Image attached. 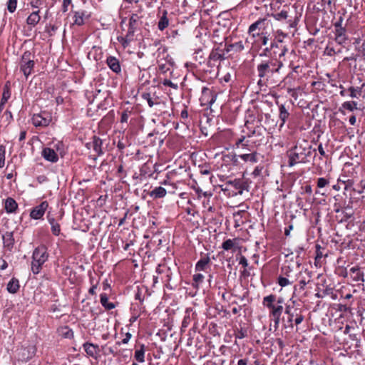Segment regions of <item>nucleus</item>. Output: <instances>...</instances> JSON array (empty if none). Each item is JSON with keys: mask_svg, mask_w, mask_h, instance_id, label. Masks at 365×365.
<instances>
[{"mask_svg": "<svg viewBox=\"0 0 365 365\" xmlns=\"http://www.w3.org/2000/svg\"><path fill=\"white\" fill-rule=\"evenodd\" d=\"M34 66V62L31 60H29L21 63V70L26 77H28L31 74Z\"/></svg>", "mask_w": 365, "mask_h": 365, "instance_id": "6ab92c4d", "label": "nucleus"}, {"mask_svg": "<svg viewBox=\"0 0 365 365\" xmlns=\"http://www.w3.org/2000/svg\"><path fill=\"white\" fill-rule=\"evenodd\" d=\"M359 187L361 188V190H359L358 192L361 193L363 190L365 189V178L362 179L359 182Z\"/></svg>", "mask_w": 365, "mask_h": 365, "instance_id": "0e129e2a", "label": "nucleus"}, {"mask_svg": "<svg viewBox=\"0 0 365 365\" xmlns=\"http://www.w3.org/2000/svg\"><path fill=\"white\" fill-rule=\"evenodd\" d=\"M51 121V116L45 111L34 114L32 117V123L36 127H46L49 125Z\"/></svg>", "mask_w": 365, "mask_h": 365, "instance_id": "39448f33", "label": "nucleus"}, {"mask_svg": "<svg viewBox=\"0 0 365 365\" xmlns=\"http://www.w3.org/2000/svg\"><path fill=\"white\" fill-rule=\"evenodd\" d=\"M108 66L115 73H119L121 71V67L118 59L114 56H108L106 59Z\"/></svg>", "mask_w": 365, "mask_h": 365, "instance_id": "f8f14e48", "label": "nucleus"}, {"mask_svg": "<svg viewBox=\"0 0 365 365\" xmlns=\"http://www.w3.org/2000/svg\"><path fill=\"white\" fill-rule=\"evenodd\" d=\"M19 280L13 277L7 284L6 289L9 293L15 294L19 289Z\"/></svg>", "mask_w": 365, "mask_h": 365, "instance_id": "4be33fe9", "label": "nucleus"}, {"mask_svg": "<svg viewBox=\"0 0 365 365\" xmlns=\"http://www.w3.org/2000/svg\"><path fill=\"white\" fill-rule=\"evenodd\" d=\"M365 86V83H361L360 86L354 87L351 86L348 88V91L350 93L349 96L351 98H358L361 95L362 89Z\"/></svg>", "mask_w": 365, "mask_h": 365, "instance_id": "aec40b11", "label": "nucleus"}, {"mask_svg": "<svg viewBox=\"0 0 365 365\" xmlns=\"http://www.w3.org/2000/svg\"><path fill=\"white\" fill-rule=\"evenodd\" d=\"M245 46L242 41H238L235 43L230 44L227 48V51L234 50L235 52H240L244 50Z\"/></svg>", "mask_w": 365, "mask_h": 365, "instance_id": "c9c22d12", "label": "nucleus"}, {"mask_svg": "<svg viewBox=\"0 0 365 365\" xmlns=\"http://www.w3.org/2000/svg\"><path fill=\"white\" fill-rule=\"evenodd\" d=\"M5 164V147L0 145V168H3Z\"/></svg>", "mask_w": 365, "mask_h": 365, "instance_id": "c03bdc74", "label": "nucleus"}, {"mask_svg": "<svg viewBox=\"0 0 365 365\" xmlns=\"http://www.w3.org/2000/svg\"><path fill=\"white\" fill-rule=\"evenodd\" d=\"M240 264H242L245 267L248 266L247 259H246V257L245 256H242L240 257Z\"/></svg>", "mask_w": 365, "mask_h": 365, "instance_id": "13d9d810", "label": "nucleus"}, {"mask_svg": "<svg viewBox=\"0 0 365 365\" xmlns=\"http://www.w3.org/2000/svg\"><path fill=\"white\" fill-rule=\"evenodd\" d=\"M143 97L145 99L147 100V102L150 107H153L155 105L154 101H153L152 98L150 97V95L149 93H146L143 95Z\"/></svg>", "mask_w": 365, "mask_h": 365, "instance_id": "3c124183", "label": "nucleus"}, {"mask_svg": "<svg viewBox=\"0 0 365 365\" xmlns=\"http://www.w3.org/2000/svg\"><path fill=\"white\" fill-rule=\"evenodd\" d=\"M342 108L349 111L357 109V103L355 101H346L342 104Z\"/></svg>", "mask_w": 365, "mask_h": 365, "instance_id": "ea45409f", "label": "nucleus"}, {"mask_svg": "<svg viewBox=\"0 0 365 365\" xmlns=\"http://www.w3.org/2000/svg\"><path fill=\"white\" fill-rule=\"evenodd\" d=\"M334 53H335V51L329 46H327L324 51V54L328 55V56H332Z\"/></svg>", "mask_w": 365, "mask_h": 365, "instance_id": "864d4df0", "label": "nucleus"}, {"mask_svg": "<svg viewBox=\"0 0 365 365\" xmlns=\"http://www.w3.org/2000/svg\"><path fill=\"white\" fill-rule=\"evenodd\" d=\"M261 171H262V168H259V166H257L255 168L254 171L252 172V175L255 176H258L260 175Z\"/></svg>", "mask_w": 365, "mask_h": 365, "instance_id": "69168bd1", "label": "nucleus"}, {"mask_svg": "<svg viewBox=\"0 0 365 365\" xmlns=\"http://www.w3.org/2000/svg\"><path fill=\"white\" fill-rule=\"evenodd\" d=\"M71 4V3H66V2H63V5H62V11L63 13H66L68 11V6Z\"/></svg>", "mask_w": 365, "mask_h": 365, "instance_id": "338daca9", "label": "nucleus"}, {"mask_svg": "<svg viewBox=\"0 0 365 365\" xmlns=\"http://www.w3.org/2000/svg\"><path fill=\"white\" fill-rule=\"evenodd\" d=\"M40 19L41 17L38 14V11H34L29 16L26 22L29 25L34 26L39 22Z\"/></svg>", "mask_w": 365, "mask_h": 365, "instance_id": "c756f323", "label": "nucleus"}, {"mask_svg": "<svg viewBox=\"0 0 365 365\" xmlns=\"http://www.w3.org/2000/svg\"><path fill=\"white\" fill-rule=\"evenodd\" d=\"M48 207V204L46 201L42 202L31 210L30 213L31 217L35 220L41 219L43 216Z\"/></svg>", "mask_w": 365, "mask_h": 365, "instance_id": "0eeeda50", "label": "nucleus"}, {"mask_svg": "<svg viewBox=\"0 0 365 365\" xmlns=\"http://www.w3.org/2000/svg\"><path fill=\"white\" fill-rule=\"evenodd\" d=\"M314 152H315V149ZM312 153L313 151L307 142L297 143L294 147L289 149L287 153L288 165L292 167L298 163L309 161L312 158ZM315 155L316 153H314Z\"/></svg>", "mask_w": 365, "mask_h": 365, "instance_id": "f257e3e1", "label": "nucleus"}, {"mask_svg": "<svg viewBox=\"0 0 365 365\" xmlns=\"http://www.w3.org/2000/svg\"><path fill=\"white\" fill-rule=\"evenodd\" d=\"M101 303L102 306L108 310H110L115 308V304L108 302V297L106 293L101 294Z\"/></svg>", "mask_w": 365, "mask_h": 365, "instance_id": "2f4dec72", "label": "nucleus"}, {"mask_svg": "<svg viewBox=\"0 0 365 365\" xmlns=\"http://www.w3.org/2000/svg\"><path fill=\"white\" fill-rule=\"evenodd\" d=\"M131 334L128 332L125 334V337L124 339H123L121 343L122 344H126L128 343V341H130V339H131Z\"/></svg>", "mask_w": 365, "mask_h": 365, "instance_id": "4d7b16f0", "label": "nucleus"}, {"mask_svg": "<svg viewBox=\"0 0 365 365\" xmlns=\"http://www.w3.org/2000/svg\"><path fill=\"white\" fill-rule=\"evenodd\" d=\"M205 279V277L201 273H196L192 276V286L195 288H198L200 284H201Z\"/></svg>", "mask_w": 365, "mask_h": 365, "instance_id": "f704fd0d", "label": "nucleus"}, {"mask_svg": "<svg viewBox=\"0 0 365 365\" xmlns=\"http://www.w3.org/2000/svg\"><path fill=\"white\" fill-rule=\"evenodd\" d=\"M210 259L208 256L202 257L195 264V272L206 271L210 267Z\"/></svg>", "mask_w": 365, "mask_h": 365, "instance_id": "ddd939ff", "label": "nucleus"}, {"mask_svg": "<svg viewBox=\"0 0 365 365\" xmlns=\"http://www.w3.org/2000/svg\"><path fill=\"white\" fill-rule=\"evenodd\" d=\"M11 97L10 83L6 82L4 86L0 107H3Z\"/></svg>", "mask_w": 365, "mask_h": 365, "instance_id": "412c9836", "label": "nucleus"}, {"mask_svg": "<svg viewBox=\"0 0 365 365\" xmlns=\"http://www.w3.org/2000/svg\"><path fill=\"white\" fill-rule=\"evenodd\" d=\"M42 4L41 0H31V5L34 8H38Z\"/></svg>", "mask_w": 365, "mask_h": 365, "instance_id": "6e6d98bb", "label": "nucleus"}, {"mask_svg": "<svg viewBox=\"0 0 365 365\" xmlns=\"http://www.w3.org/2000/svg\"><path fill=\"white\" fill-rule=\"evenodd\" d=\"M289 113L287 110L286 109L285 106L284 105H281L279 106V117L280 120H282V123L280 124V127L283 126L284 123L286 122L287 119L289 117Z\"/></svg>", "mask_w": 365, "mask_h": 365, "instance_id": "72a5a7b5", "label": "nucleus"}, {"mask_svg": "<svg viewBox=\"0 0 365 365\" xmlns=\"http://www.w3.org/2000/svg\"><path fill=\"white\" fill-rule=\"evenodd\" d=\"M236 239H228L226 240L222 244V247L225 250H230L233 249L235 247V242Z\"/></svg>", "mask_w": 365, "mask_h": 365, "instance_id": "e433bc0d", "label": "nucleus"}, {"mask_svg": "<svg viewBox=\"0 0 365 365\" xmlns=\"http://www.w3.org/2000/svg\"><path fill=\"white\" fill-rule=\"evenodd\" d=\"M18 207L16 202L11 197H9L5 201V210L7 212H14Z\"/></svg>", "mask_w": 365, "mask_h": 365, "instance_id": "c85d7f7f", "label": "nucleus"}, {"mask_svg": "<svg viewBox=\"0 0 365 365\" xmlns=\"http://www.w3.org/2000/svg\"><path fill=\"white\" fill-rule=\"evenodd\" d=\"M162 14L163 15L160 17L158 24V27L160 31H163L169 25V20L167 17L168 11L166 10H163Z\"/></svg>", "mask_w": 365, "mask_h": 365, "instance_id": "393cba45", "label": "nucleus"}, {"mask_svg": "<svg viewBox=\"0 0 365 365\" xmlns=\"http://www.w3.org/2000/svg\"><path fill=\"white\" fill-rule=\"evenodd\" d=\"M310 284V281L309 280L307 282H305V280H300L299 281V285L297 286H295L294 287V290L295 292H297L298 290H302V289H304V287L307 285V284Z\"/></svg>", "mask_w": 365, "mask_h": 365, "instance_id": "49530a36", "label": "nucleus"}, {"mask_svg": "<svg viewBox=\"0 0 365 365\" xmlns=\"http://www.w3.org/2000/svg\"><path fill=\"white\" fill-rule=\"evenodd\" d=\"M301 311L299 309L294 308L290 305H287L285 309V313L288 314V322H292L296 317V313H299Z\"/></svg>", "mask_w": 365, "mask_h": 365, "instance_id": "bb28decb", "label": "nucleus"}, {"mask_svg": "<svg viewBox=\"0 0 365 365\" xmlns=\"http://www.w3.org/2000/svg\"><path fill=\"white\" fill-rule=\"evenodd\" d=\"M259 156V154L257 152H252L250 153H242L237 155L238 158L250 164L256 163L258 161Z\"/></svg>", "mask_w": 365, "mask_h": 365, "instance_id": "9b49d317", "label": "nucleus"}, {"mask_svg": "<svg viewBox=\"0 0 365 365\" xmlns=\"http://www.w3.org/2000/svg\"><path fill=\"white\" fill-rule=\"evenodd\" d=\"M128 114L126 111L123 112L121 115L120 121L121 123H126L128 120Z\"/></svg>", "mask_w": 365, "mask_h": 365, "instance_id": "bf43d9fd", "label": "nucleus"}, {"mask_svg": "<svg viewBox=\"0 0 365 365\" xmlns=\"http://www.w3.org/2000/svg\"><path fill=\"white\" fill-rule=\"evenodd\" d=\"M304 320V317L301 314V312L299 313H296V317L293 320L295 324L298 325L302 322Z\"/></svg>", "mask_w": 365, "mask_h": 365, "instance_id": "8fccbe9b", "label": "nucleus"}, {"mask_svg": "<svg viewBox=\"0 0 365 365\" xmlns=\"http://www.w3.org/2000/svg\"><path fill=\"white\" fill-rule=\"evenodd\" d=\"M296 276L284 277L280 275L278 277L277 282L282 287L293 284L296 281Z\"/></svg>", "mask_w": 365, "mask_h": 365, "instance_id": "f3484780", "label": "nucleus"}, {"mask_svg": "<svg viewBox=\"0 0 365 365\" xmlns=\"http://www.w3.org/2000/svg\"><path fill=\"white\" fill-rule=\"evenodd\" d=\"M48 222L51 225V229L52 233L56 236L59 235V234L61 232L60 225L53 217L48 218Z\"/></svg>", "mask_w": 365, "mask_h": 365, "instance_id": "7c9ffc66", "label": "nucleus"}, {"mask_svg": "<svg viewBox=\"0 0 365 365\" xmlns=\"http://www.w3.org/2000/svg\"><path fill=\"white\" fill-rule=\"evenodd\" d=\"M230 185L234 186L236 189H240L241 188L240 181V180H235L233 182H230Z\"/></svg>", "mask_w": 365, "mask_h": 365, "instance_id": "680f3d73", "label": "nucleus"}, {"mask_svg": "<svg viewBox=\"0 0 365 365\" xmlns=\"http://www.w3.org/2000/svg\"><path fill=\"white\" fill-rule=\"evenodd\" d=\"M261 34H262V36H261L262 45L265 46L267 44L268 41H269L268 36H267L266 35H263V33H262Z\"/></svg>", "mask_w": 365, "mask_h": 365, "instance_id": "052dcab7", "label": "nucleus"}, {"mask_svg": "<svg viewBox=\"0 0 365 365\" xmlns=\"http://www.w3.org/2000/svg\"><path fill=\"white\" fill-rule=\"evenodd\" d=\"M163 84L164 86H168V87L173 88L174 89H177L178 88V85L176 83H173L169 79H165L163 81Z\"/></svg>", "mask_w": 365, "mask_h": 365, "instance_id": "de8ad7c7", "label": "nucleus"}, {"mask_svg": "<svg viewBox=\"0 0 365 365\" xmlns=\"http://www.w3.org/2000/svg\"><path fill=\"white\" fill-rule=\"evenodd\" d=\"M42 156L45 160L51 163H56L58 160V156L53 149L45 148L42 150Z\"/></svg>", "mask_w": 365, "mask_h": 365, "instance_id": "1a4fd4ad", "label": "nucleus"}, {"mask_svg": "<svg viewBox=\"0 0 365 365\" xmlns=\"http://www.w3.org/2000/svg\"><path fill=\"white\" fill-rule=\"evenodd\" d=\"M86 12L84 11H78L74 13V24L81 26L84 24V16Z\"/></svg>", "mask_w": 365, "mask_h": 365, "instance_id": "473e14b6", "label": "nucleus"}, {"mask_svg": "<svg viewBox=\"0 0 365 365\" xmlns=\"http://www.w3.org/2000/svg\"><path fill=\"white\" fill-rule=\"evenodd\" d=\"M349 274L351 279L357 283L364 282V274L358 267H353L349 269Z\"/></svg>", "mask_w": 365, "mask_h": 365, "instance_id": "6e6552de", "label": "nucleus"}, {"mask_svg": "<svg viewBox=\"0 0 365 365\" xmlns=\"http://www.w3.org/2000/svg\"><path fill=\"white\" fill-rule=\"evenodd\" d=\"M135 32L129 33V29H128L127 34L125 36H118L117 40L121 43L123 48H126L129 46L130 41L133 40V36Z\"/></svg>", "mask_w": 365, "mask_h": 365, "instance_id": "a211bd4d", "label": "nucleus"}, {"mask_svg": "<svg viewBox=\"0 0 365 365\" xmlns=\"http://www.w3.org/2000/svg\"><path fill=\"white\" fill-rule=\"evenodd\" d=\"M207 96H210V99L207 101V103L211 106L212 105L217 98V94L214 93L209 88H203L202 89V100L205 101Z\"/></svg>", "mask_w": 365, "mask_h": 365, "instance_id": "a878e982", "label": "nucleus"}, {"mask_svg": "<svg viewBox=\"0 0 365 365\" xmlns=\"http://www.w3.org/2000/svg\"><path fill=\"white\" fill-rule=\"evenodd\" d=\"M284 299L279 297L277 300L276 297L273 294L264 297L263 299V305L270 309V316L273 317V320L276 326H277L280 321V317L283 312Z\"/></svg>", "mask_w": 365, "mask_h": 365, "instance_id": "7ed1b4c3", "label": "nucleus"}, {"mask_svg": "<svg viewBox=\"0 0 365 365\" xmlns=\"http://www.w3.org/2000/svg\"><path fill=\"white\" fill-rule=\"evenodd\" d=\"M167 194V190L161 187H156L152 191L149 192L150 197L153 199H159L164 197Z\"/></svg>", "mask_w": 365, "mask_h": 365, "instance_id": "2eb2a0df", "label": "nucleus"}, {"mask_svg": "<svg viewBox=\"0 0 365 365\" xmlns=\"http://www.w3.org/2000/svg\"><path fill=\"white\" fill-rule=\"evenodd\" d=\"M102 140L99 138L94 136L92 142L87 144L88 148H93L97 155H100L103 153L102 150Z\"/></svg>", "mask_w": 365, "mask_h": 365, "instance_id": "9d476101", "label": "nucleus"}, {"mask_svg": "<svg viewBox=\"0 0 365 365\" xmlns=\"http://www.w3.org/2000/svg\"><path fill=\"white\" fill-rule=\"evenodd\" d=\"M272 16L277 21L287 19L289 16L288 12L284 10L281 11L279 13L272 14Z\"/></svg>", "mask_w": 365, "mask_h": 365, "instance_id": "a19ab883", "label": "nucleus"}, {"mask_svg": "<svg viewBox=\"0 0 365 365\" xmlns=\"http://www.w3.org/2000/svg\"><path fill=\"white\" fill-rule=\"evenodd\" d=\"M246 331L243 329H241L236 334V338L243 339L246 336Z\"/></svg>", "mask_w": 365, "mask_h": 365, "instance_id": "603ef678", "label": "nucleus"}, {"mask_svg": "<svg viewBox=\"0 0 365 365\" xmlns=\"http://www.w3.org/2000/svg\"><path fill=\"white\" fill-rule=\"evenodd\" d=\"M97 288V283L96 284H92V287L90 288L89 289V293L91 294H94L96 293V289Z\"/></svg>", "mask_w": 365, "mask_h": 365, "instance_id": "774afa93", "label": "nucleus"}, {"mask_svg": "<svg viewBox=\"0 0 365 365\" xmlns=\"http://www.w3.org/2000/svg\"><path fill=\"white\" fill-rule=\"evenodd\" d=\"M316 249V256H315V264H317L319 261V245L317 244L315 245Z\"/></svg>", "mask_w": 365, "mask_h": 365, "instance_id": "5fc2aeb1", "label": "nucleus"}, {"mask_svg": "<svg viewBox=\"0 0 365 365\" xmlns=\"http://www.w3.org/2000/svg\"><path fill=\"white\" fill-rule=\"evenodd\" d=\"M321 297L335 299L337 298V293L333 287H327L326 289L323 291V295H321Z\"/></svg>", "mask_w": 365, "mask_h": 365, "instance_id": "cd10ccee", "label": "nucleus"}, {"mask_svg": "<svg viewBox=\"0 0 365 365\" xmlns=\"http://www.w3.org/2000/svg\"><path fill=\"white\" fill-rule=\"evenodd\" d=\"M225 53L219 48L213 49L209 56L210 61H222L225 59Z\"/></svg>", "mask_w": 365, "mask_h": 365, "instance_id": "dca6fc26", "label": "nucleus"}, {"mask_svg": "<svg viewBox=\"0 0 365 365\" xmlns=\"http://www.w3.org/2000/svg\"><path fill=\"white\" fill-rule=\"evenodd\" d=\"M335 26V36L336 35H345L346 30L341 26V19L334 24Z\"/></svg>", "mask_w": 365, "mask_h": 365, "instance_id": "58836bf2", "label": "nucleus"}, {"mask_svg": "<svg viewBox=\"0 0 365 365\" xmlns=\"http://www.w3.org/2000/svg\"><path fill=\"white\" fill-rule=\"evenodd\" d=\"M172 66L173 62H171L170 61H169L168 63H160V61L158 62L159 70L160 71V72L164 73L168 71Z\"/></svg>", "mask_w": 365, "mask_h": 365, "instance_id": "79ce46f5", "label": "nucleus"}, {"mask_svg": "<svg viewBox=\"0 0 365 365\" xmlns=\"http://www.w3.org/2000/svg\"><path fill=\"white\" fill-rule=\"evenodd\" d=\"M140 16L137 14H133L129 19V33L135 32L136 30L138 22L140 21Z\"/></svg>", "mask_w": 365, "mask_h": 365, "instance_id": "b1692460", "label": "nucleus"}, {"mask_svg": "<svg viewBox=\"0 0 365 365\" xmlns=\"http://www.w3.org/2000/svg\"><path fill=\"white\" fill-rule=\"evenodd\" d=\"M287 51L288 49L286 46H281L279 59L272 58L268 60L262 61L257 67L258 76L262 78L269 76V74L279 73L280 68L283 66V61L281 58L286 54Z\"/></svg>", "mask_w": 365, "mask_h": 365, "instance_id": "f03ea898", "label": "nucleus"}, {"mask_svg": "<svg viewBox=\"0 0 365 365\" xmlns=\"http://www.w3.org/2000/svg\"><path fill=\"white\" fill-rule=\"evenodd\" d=\"M48 257L46 247L40 246L34 250L31 262V270L34 274L40 272L41 267L48 259Z\"/></svg>", "mask_w": 365, "mask_h": 365, "instance_id": "20e7f679", "label": "nucleus"}, {"mask_svg": "<svg viewBox=\"0 0 365 365\" xmlns=\"http://www.w3.org/2000/svg\"><path fill=\"white\" fill-rule=\"evenodd\" d=\"M83 348L86 354L95 359H97L100 356V348L98 344L90 342H85L83 344Z\"/></svg>", "mask_w": 365, "mask_h": 365, "instance_id": "423d86ee", "label": "nucleus"}, {"mask_svg": "<svg viewBox=\"0 0 365 365\" xmlns=\"http://www.w3.org/2000/svg\"><path fill=\"white\" fill-rule=\"evenodd\" d=\"M329 184V179L321 178V188Z\"/></svg>", "mask_w": 365, "mask_h": 365, "instance_id": "e2e57ef3", "label": "nucleus"}, {"mask_svg": "<svg viewBox=\"0 0 365 365\" xmlns=\"http://www.w3.org/2000/svg\"><path fill=\"white\" fill-rule=\"evenodd\" d=\"M145 350L144 345H142L140 349H138L135 351V359L138 362H144L145 359Z\"/></svg>", "mask_w": 365, "mask_h": 365, "instance_id": "4c0bfd02", "label": "nucleus"}, {"mask_svg": "<svg viewBox=\"0 0 365 365\" xmlns=\"http://www.w3.org/2000/svg\"><path fill=\"white\" fill-rule=\"evenodd\" d=\"M2 239L4 247L6 248L8 250L11 251L14 244L13 233L6 232L2 236Z\"/></svg>", "mask_w": 365, "mask_h": 365, "instance_id": "4468645a", "label": "nucleus"}, {"mask_svg": "<svg viewBox=\"0 0 365 365\" xmlns=\"http://www.w3.org/2000/svg\"><path fill=\"white\" fill-rule=\"evenodd\" d=\"M264 19H260L255 21V23L252 24L248 29V33H252L253 31H256L257 30L259 31L260 30L264 29Z\"/></svg>", "mask_w": 365, "mask_h": 365, "instance_id": "5701e85b", "label": "nucleus"}, {"mask_svg": "<svg viewBox=\"0 0 365 365\" xmlns=\"http://www.w3.org/2000/svg\"><path fill=\"white\" fill-rule=\"evenodd\" d=\"M17 0H9L7 3V9L9 12L14 13L16 9Z\"/></svg>", "mask_w": 365, "mask_h": 365, "instance_id": "37998d69", "label": "nucleus"}, {"mask_svg": "<svg viewBox=\"0 0 365 365\" xmlns=\"http://www.w3.org/2000/svg\"><path fill=\"white\" fill-rule=\"evenodd\" d=\"M335 41L339 43V44H342L344 43L346 41V34L345 35H336L335 36Z\"/></svg>", "mask_w": 365, "mask_h": 365, "instance_id": "09e8293b", "label": "nucleus"}, {"mask_svg": "<svg viewBox=\"0 0 365 365\" xmlns=\"http://www.w3.org/2000/svg\"><path fill=\"white\" fill-rule=\"evenodd\" d=\"M282 276L288 277V276H295L293 272L289 269V267H282Z\"/></svg>", "mask_w": 365, "mask_h": 365, "instance_id": "a18cd8bd", "label": "nucleus"}]
</instances>
